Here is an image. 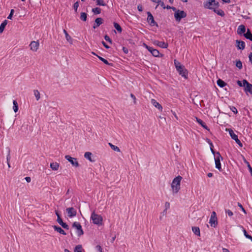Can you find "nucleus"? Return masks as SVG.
<instances>
[{
  "mask_svg": "<svg viewBox=\"0 0 252 252\" xmlns=\"http://www.w3.org/2000/svg\"><path fill=\"white\" fill-rule=\"evenodd\" d=\"M174 64L176 67V70L178 72L180 75L183 77L185 79L188 78V71L186 69L185 66L181 64L180 63L177 61L176 60H174Z\"/></svg>",
  "mask_w": 252,
  "mask_h": 252,
  "instance_id": "1",
  "label": "nucleus"
},
{
  "mask_svg": "<svg viewBox=\"0 0 252 252\" xmlns=\"http://www.w3.org/2000/svg\"><path fill=\"white\" fill-rule=\"evenodd\" d=\"M182 177L181 176H178L175 178L171 184V188L173 193H177L180 189V183Z\"/></svg>",
  "mask_w": 252,
  "mask_h": 252,
  "instance_id": "2",
  "label": "nucleus"
},
{
  "mask_svg": "<svg viewBox=\"0 0 252 252\" xmlns=\"http://www.w3.org/2000/svg\"><path fill=\"white\" fill-rule=\"evenodd\" d=\"M91 219L93 223L98 226L101 225L103 222V218L101 215H98L94 211L91 214Z\"/></svg>",
  "mask_w": 252,
  "mask_h": 252,
  "instance_id": "3",
  "label": "nucleus"
},
{
  "mask_svg": "<svg viewBox=\"0 0 252 252\" xmlns=\"http://www.w3.org/2000/svg\"><path fill=\"white\" fill-rule=\"evenodd\" d=\"M220 159H222V157L221 156L219 152H217L216 153V155H215V167L220 171H222Z\"/></svg>",
  "mask_w": 252,
  "mask_h": 252,
  "instance_id": "4",
  "label": "nucleus"
},
{
  "mask_svg": "<svg viewBox=\"0 0 252 252\" xmlns=\"http://www.w3.org/2000/svg\"><path fill=\"white\" fill-rule=\"evenodd\" d=\"M187 16V13L183 10H177L174 13V17L176 20L180 22L181 20Z\"/></svg>",
  "mask_w": 252,
  "mask_h": 252,
  "instance_id": "5",
  "label": "nucleus"
},
{
  "mask_svg": "<svg viewBox=\"0 0 252 252\" xmlns=\"http://www.w3.org/2000/svg\"><path fill=\"white\" fill-rule=\"evenodd\" d=\"M72 227L76 229V233L78 236L80 237L84 233L82 226L79 222L75 221L72 224Z\"/></svg>",
  "mask_w": 252,
  "mask_h": 252,
  "instance_id": "6",
  "label": "nucleus"
},
{
  "mask_svg": "<svg viewBox=\"0 0 252 252\" xmlns=\"http://www.w3.org/2000/svg\"><path fill=\"white\" fill-rule=\"evenodd\" d=\"M228 131H229V133L231 138L234 140L236 143L238 144L240 147H242L243 146V144L240 140L238 139V136L234 132L233 130L231 129H228Z\"/></svg>",
  "mask_w": 252,
  "mask_h": 252,
  "instance_id": "7",
  "label": "nucleus"
},
{
  "mask_svg": "<svg viewBox=\"0 0 252 252\" xmlns=\"http://www.w3.org/2000/svg\"><path fill=\"white\" fill-rule=\"evenodd\" d=\"M243 85L244 87V91L247 93L249 92L252 94V84L249 83L246 80H243Z\"/></svg>",
  "mask_w": 252,
  "mask_h": 252,
  "instance_id": "8",
  "label": "nucleus"
},
{
  "mask_svg": "<svg viewBox=\"0 0 252 252\" xmlns=\"http://www.w3.org/2000/svg\"><path fill=\"white\" fill-rule=\"evenodd\" d=\"M56 215L57 216V221L58 222L64 229H69V226L65 222H63L62 219H61V215L59 214L58 211H55Z\"/></svg>",
  "mask_w": 252,
  "mask_h": 252,
  "instance_id": "9",
  "label": "nucleus"
},
{
  "mask_svg": "<svg viewBox=\"0 0 252 252\" xmlns=\"http://www.w3.org/2000/svg\"><path fill=\"white\" fill-rule=\"evenodd\" d=\"M209 223L211 226L215 227L218 224L217 215L215 212L213 211L212 213L210 219L209 220Z\"/></svg>",
  "mask_w": 252,
  "mask_h": 252,
  "instance_id": "10",
  "label": "nucleus"
},
{
  "mask_svg": "<svg viewBox=\"0 0 252 252\" xmlns=\"http://www.w3.org/2000/svg\"><path fill=\"white\" fill-rule=\"evenodd\" d=\"M147 15H148L147 22H148V23L152 26H154L156 25L158 27V25L155 22V21L154 19V17L152 15V14H151V13L150 12L148 11V12H147Z\"/></svg>",
  "mask_w": 252,
  "mask_h": 252,
  "instance_id": "11",
  "label": "nucleus"
},
{
  "mask_svg": "<svg viewBox=\"0 0 252 252\" xmlns=\"http://www.w3.org/2000/svg\"><path fill=\"white\" fill-rule=\"evenodd\" d=\"M65 158L70 162L73 166L75 167L79 166V164L77 161V158H72L69 155H66Z\"/></svg>",
  "mask_w": 252,
  "mask_h": 252,
  "instance_id": "12",
  "label": "nucleus"
},
{
  "mask_svg": "<svg viewBox=\"0 0 252 252\" xmlns=\"http://www.w3.org/2000/svg\"><path fill=\"white\" fill-rule=\"evenodd\" d=\"M66 212L69 218H73L76 216L77 214V211L73 207L66 208Z\"/></svg>",
  "mask_w": 252,
  "mask_h": 252,
  "instance_id": "13",
  "label": "nucleus"
},
{
  "mask_svg": "<svg viewBox=\"0 0 252 252\" xmlns=\"http://www.w3.org/2000/svg\"><path fill=\"white\" fill-rule=\"evenodd\" d=\"M39 43L38 41H32L30 44L31 50L33 52L37 51V49L39 48Z\"/></svg>",
  "mask_w": 252,
  "mask_h": 252,
  "instance_id": "14",
  "label": "nucleus"
},
{
  "mask_svg": "<svg viewBox=\"0 0 252 252\" xmlns=\"http://www.w3.org/2000/svg\"><path fill=\"white\" fill-rule=\"evenodd\" d=\"M103 20L101 18H97L94 21V24L93 26V28L95 29L98 27L100 25L103 23Z\"/></svg>",
  "mask_w": 252,
  "mask_h": 252,
  "instance_id": "15",
  "label": "nucleus"
},
{
  "mask_svg": "<svg viewBox=\"0 0 252 252\" xmlns=\"http://www.w3.org/2000/svg\"><path fill=\"white\" fill-rule=\"evenodd\" d=\"M151 103L156 108H157L158 110H160L161 111L162 110V106L155 99H151Z\"/></svg>",
  "mask_w": 252,
  "mask_h": 252,
  "instance_id": "16",
  "label": "nucleus"
},
{
  "mask_svg": "<svg viewBox=\"0 0 252 252\" xmlns=\"http://www.w3.org/2000/svg\"><path fill=\"white\" fill-rule=\"evenodd\" d=\"M246 32V28L245 26L243 25H240L237 29V33L238 34L241 35L242 33H245Z\"/></svg>",
  "mask_w": 252,
  "mask_h": 252,
  "instance_id": "17",
  "label": "nucleus"
},
{
  "mask_svg": "<svg viewBox=\"0 0 252 252\" xmlns=\"http://www.w3.org/2000/svg\"><path fill=\"white\" fill-rule=\"evenodd\" d=\"M213 2L206 1L203 2V6L205 8L212 10L214 8L213 7Z\"/></svg>",
  "mask_w": 252,
  "mask_h": 252,
  "instance_id": "18",
  "label": "nucleus"
},
{
  "mask_svg": "<svg viewBox=\"0 0 252 252\" xmlns=\"http://www.w3.org/2000/svg\"><path fill=\"white\" fill-rule=\"evenodd\" d=\"M155 44L162 48H167L168 47V44L163 41H156Z\"/></svg>",
  "mask_w": 252,
  "mask_h": 252,
  "instance_id": "19",
  "label": "nucleus"
},
{
  "mask_svg": "<svg viewBox=\"0 0 252 252\" xmlns=\"http://www.w3.org/2000/svg\"><path fill=\"white\" fill-rule=\"evenodd\" d=\"M53 227L54 230L59 232V233L64 235H65L66 234L65 231L61 227L56 225H54L53 226Z\"/></svg>",
  "mask_w": 252,
  "mask_h": 252,
  "instance_id": "20",
  "label": "nucleus"
},
{
  "mask_svg": "<svg viewBox=\"0 0 252 252\" xmlns=\"http://www.w3.org/2000/svg\"><path fill=\"white\" fill-rule=\"evenodd\" d=\"M63 32L65 34V38H66V40L69 43L72 44L73 40H72V38H71V37L68 34V33H67V32H66V31L65 30H63Z\"/></svg>",
  "mask_w": 252,
  "mask_h": 252,
  "instance_id": "21",
  "label": "nucleus"
},
{
  "mask_svg": "<svg viewBox=\"0 0 252 252\" xmlns=\"http://www.w3.org/2000/svg\"><path fill=\"white\" fill-rule=\"evenodd\" d=\"M244 36L248 39L252 41V33L249 29H247V32L244 34Z\"/></svg>",
  "mask_w": 252,
  "mask_h": 252,
  "instance_id": "22",
  "label": "nucleus"
},
{
  "mask_svg": "<svg viewBox=\"0 0 252 252\" xmlns=\"http://www.w3.org/2000/svg\"><path fill=\"white\" fill-rule=\"evenodd\" d=\"M238 43L237 47L239 49L243 50L245 47V43L243 41L236 40Z\"/></svg>",
  "mask_w": 252,
  "mask_h": 252,
  "instance_id": "23",
  "label": "nucleus"
},
{
  "mask_svg": "<svg viewBox=\"0 0 252 252\" xmlns=\"http://www.w3.org/2000/svg\"><path fill=\"white\" fill-rule=\"evenodd\" d=\"M50 168L54 171H56L59 169V164L57 162H52L50 163Z\"/></svg>",
  "mask_w": 252,
  "mask_h": 252,
  "instance_id": "24",
  "label": "nucleus"
},
{
  "mask_svg": "<svg viewBox=\"0 0 252 252\" xmlns=\"http://www.w3.org/2000/svg\"><path fill=\"white\" fill-rule=\"evenodd\" d=\"M212 10H213V11L216 13H217L218 15H219L221 17H223L225 15V13H224V11L220 9H216V8H214V9H213Z\"/></svg>",
  "mask_w": 252,
  "mask_h": 252,
  "instance_id": "25",
  "label": "nucleus"
},
{
  "mask_svg": "<svg viewBox=\"0 0 252 252\" xmlns=\"http://www.w3.org/2000/svg\"><path fill=\"white\" fill-rule=\"evenodd\" d=\"M196 118V121L199 124H200L205 129L209 130L208 126H206L205 123L204 122H203V121L197 118Z\"/></svg>",
  "mask_w": 252,
  "mask_h": 252,
  "instance_id": "26",
  "label": "nucleus"
},
{
  "mask_svg": "<svg viewBox=\"0 0 252 252\" xmlns=\"http://www.w3.org/2000/svg\"><path fill=\"white\" fill-rule=\"evenodd\" d=\"M192 230L194 234H195L197 236H200V229L198 227H196V226L192 227Z\"/></svg>",
  "mask_w": 252,
  "mask_h": 252,
  "instance_id": "27",
  "label": "nucleus"
},
{
  "mask_svg": "<svg viewBox=\"0 0 252 252\" xmlns=\"http://www.w3.org/2000/svg\"><path fill=\"white\" fill-rule=\"evenodd\" d=\"M92 154L89 152H86L84 154V157L86 159H88L89 160H90L91 162H93L94 160L92 159Z\"/></svg>",
  "mask_w": 252,
  "mask_h": 252,
  "instance_id": "28",
  "label": "nucleus"
},
{
  "mask_svg": "<svg viewBox=\"0 0 252 252\" xmlns=\"http://www.w3.org/2000/svg\"><path fill=\"white\" fill-rule=\"evenodd\" d=\"M240 227L242 228V231H243V232L244 233V234L245 236L247 238H248V239L251 240V241H252V236L250 235H249L248 234L246 230L242 226H240Z\"/></svg>",
  "mask_w": 252,
  "mask_h": 252,
  "instance_id": "29",
  "label": "nucleus"
},
{
  "mask_svg": "<svg viewBox=\"0 0 252 252\" xmlns=\"http://www.w3.org/2000/svg\"><path fill=\"white\" fill-rule=\"evenodd\" d=\"M217 85L221 88H223L227 85V84L225 82H224L223 80H222L220 79H219L217 80Z\"/></svg>",
  "mask_w": 252,
  "mask_h": 252,
  "instance_id": "30",
  "label": "nucleus"
},
{
  "mask_svg": "<svg viewBox=\"0 0 252 252\" xmlns=\"http://www.w3.org/2000/svg\"><path fill=\"white\" fill-rule=\"evenodd\" d=\"M7 24V21L6 20H5L0 25V33L3 32L5 26Z\"/></svg>",
  "mask_w": 252,
  "mask_h": 252,
  "instance_id": "31",
  "label": "nucleus"
},
{
  "mask_svg": "<svg viewBox=\"0 0 252 252\" xmlns=\"http://www.w3.org/2000/svg\"><path fill=\"white\" fill-rule=\"evenodd\" d=\"M108 145L110 146L112 150H113L114 151L118 152H121L120 148L118 147H117V146L114 145L111 143H109Z\"/></svg>",
  "mask_w": 252,
  "mask_h": 252,
  "instance_id": "32",
  "label": "nucleus"
},
{
  "mask_svg": "<svg viewBox=\"0 0 252 252\" xmlns=\"http://www.w3.org/2000/svg\"><path fill=\"white\" fill-rule=\"evenodd\" d=\"M114 26L119 32H122V29L119 24H118L117 23L114 22Z\"/></svg>",
  "mask_w": 252,
  "mask_h": 252,
  "instance_id": "33",
  "label": "nucleus"
},
{
  "mask_svg": "<svg viewBox=\"0 0 252 252\" xmlns=\"http://www.w3.org/2000/svg\"><path fill=\"white\" fill-rule=\"evenodd\" d=\"M95 1L96 5L100 6H105L106 4L103 0H94Z\"/></svg>",
  "mask_w": 252,
  "mask_h": 252,
  "instance_id": "34",
  "label": "nucleus"
},
{
  "mask_svg": "<svg viewBox=\"0 0 252 252\" xmlns=\"http://www.w3.org/2000/svg\"><path fill=\"white\" fill-rule=\"evenodd\" d=\"M87 18V14L85 12H81L80 14V19L83 21H86Z\"/></svg>",
  "mask_w": 252,
  "mask_h": 252,
  "instance_id": "35",
  "label": "nucleus"
},
{
  "mask_svg": "<svg viewBox=\"0 0 252 252\" xmlns=\"http://www.w3.org/2000/svg\"><path fill=\"white\" fill-rule=\"evenodd\" d=\"M13 110L15 112H17V111L18 110V103L17 102V101L16 100H14L13 101Z\"/></svg>",
  "mask_w": 252,
  "mask_h": 252,
  "instance_id": "36",
  "label": "nucleus"
},
{
  "mask_svg": "<svg viewBox=\"0 0 252 252\" xmlns=\"http://www.w3.org/2000/svg\"><path fill=\"white\" fill-rule=\"evenodd\" d=\"M92 11L94 14H99L101 13V9L99 7H95L92 9Z\"/></svg>",
  "mask_w": 252,
  "mask_h": 252,
  "instance_id": "37",
  "label": "nucleus"
},
{
  "mask_svg": "<svg viewBox=\"0 0 252 252\" xmlns=\"http://www.w3.org/2000/svg\"><path fill=\"white\" fill-rule=\"evenodd\" d=\"M33 92H34V94L36 97V99L37 100H38L40 98V93L37 90H34Z\"/></svg>",
  "mask_w": 252,
  "mask_h": 252,
  "instance_id": "38",
  "label": "nucleus"
},
{
  "mask_svg": "<svg viewBox=\"0 0 252 252\" xmlns=\"http://www.w3.org/2000/svg\"><path fill=\"white\" fill-rule=\"evenodd\" d=\"M154 57H158L159 56V51L155 49L152 50V53H151Z\"/></svg>",
  "mask_w": 252,
  "mask_h": 252,
  "instance_id": "39",
  "label": "nucleus"
},
{
  "mask_svg": "<svg viewBox=\"0 0 252 252\" xmlns=\"http://www.w3.org/2000/svg\"><path fill=\"white\" fill-rule=\"evenodd\" d=\"M97 56L98 58V59L100 61H101L102 62H103L105 64L112 65V63H108V62L106 59L103 58L102 57H101L100 56Z\"/></svg>",
  "mask_w": 252,
  "mask_h": 252,
  "instance_id": "40",
  "label": "nucleus"
},
{
  "mask_svg": "<svg viewBox=\"0 0 252 252\" xmlns=\"http://www.w3.org/2000/svg\"><path fill=\"white\" fill-rule=\"evenodd\" d=\"M236 66L239 69H242V62L239 60L238 61L236 62Z\"/></svg>",
  "mask_w": 252,
  "mask_h": 252,
  "instance_id": "41",
  "label": "nucleus"
},
{
  "mask_svg": "<svg viewBox=\"0 0 252 252\" xmlns=\"http://www.w3.org/2000/svg\"><path fill=\"white\" fill-rule=\"evenodd\" d=\"M74 252H82V246L81 245L77 246L75 248Z\"/></svg>",
  "mask_w": 252,
  "mask_h": 252,
  "instance_id": "42",
  "label": "nucleus"
},
{
  "mask_svg": "<svg viewBox=\"0 0 252 252\" xmlns=\"http://www.w3.org/2000/svg\"><path fill=\"white\" fill-rule=\"evenodd\" d=\"M104 39L106 41H108L109 43L112 44V40L111 39V38L109 37V36L107 35H105L104 36Z\"/></svg>",
  "mask_w": 252,
  "mask_h": 252,
  "instance_id": "43",
  "label": "nucleus"
},
{
  "mask_svg": "<svg viewBox=\"0 0 252 252\" xmlns=\"http://www.w3.org/2000/svg\"><path fill=\"white\" fill-rule=\"evenodd\" d=\"M225 213L227 214L230 217L232 216L233 215V212L230 210L225 209Z\"/></svg>",
  "mask_w": 252,
  "mask_h": 252,
  "instance_id": "44",
  "label": "nucleus"
},
{
  "mask_svg": "<svg viewBox=\"0 0 252 252\" xmlns=\"http://www.w3.org/2000/svg\"><path fill=\"white\" fill-rule=\"evenodd\" d=\"M78 6H79V2L78 1H77L74 3L73 8L76 12H77Z\"/></svg>",
  "mask_w": 252,
  "mask_h": 252,
  "instance_id": "45",
  "label": "nucleus"
},
{
  "mask_svg": "<svg viewBox=\"0 0 252 252\" xmlns=\"http://www.w3.org/2000/svg\"><path fill=\"white\" fill-rule=\"evenodd\" d=\"M238 206L240 208V209L242 210V211L245 213V214H246L247 212L245 210V209L244 208V207H243V206L242 205V204L240 203H238Z\"/></svg>",
  "mask_w": 252,
  "mask_h": 252,
  "instance_id": "46",
  "label": "nucleus"
},
{
  "mask_svg": "<svg viewBox=\"0 0 252 252\" xmlns=\"http://www.w3.org/2000/svg\"><path fill=\"white\" fill-rule=\"evenodd\" d=\"M230 109L235 114L238 113V111H237L236 108L234 106L230 107Z\"/></svg>",
  "mask_w": 252,
  "mask_h": 252,
  "instance_id": "47",
  "label": "nucleus"
},
{
  "mask_svg": "<svg viewBox=\"0 0 252 252\" xmlns=\"http://www.w3.org/2000/svg\"><path fill=\"white\" fill-rule=\"evenodd\" d=\"M14 12V9H11V10H10V14H9V15H8V17H7V19H11L13 15Z\"/></svg>",
  "mask_w": 252,
  "mask_h": 252,
  "instance_id": "48",
  "label": "nucleus"
},
{
  "mask_svg": "<svg viewBox=\"0 0 252 252\" xmlns=\"http://www.w3.org/2000/svg\"><path fill=\"white\" fill-rule=\"evenodd\" d=\"M213 7H214L215 8L219 7V2L216 1V0H215V2H213Z\"/></svg>",
  "mask_w": 252,
  "mask_h": 252,
  "instance_id": "49",
  "label": "nucleus"
},
{
  "mask_svg": "<svg viewBox=\"0 0 252 252\" xmlns=\"http://www.w3.org/2000/svg\"><path fill=\"white\" fill-rule=\"evenodd\" d=\"M145 45V47L147 49V50L151 53H152V50H154V48L152 47H150L148 45H147L146 44H144Z\"/></svg>",
  "mask_w": 252,
  "mask_h": 252,
  "instance_id": "50",
  "label": "nucleus"
},
{
  "mask_svg": "<svg viewBox=\"0 0 252 252\" xmlns=\"http://www.w3.org/2000/svg\"><path fill=\"white\" fill-rule=\"evenodd\" d=\"M95 249L96 251L99 252H102V249L101 247L99 245H97L96 247H95Z\"/></svg>",
  "mask_w": 252,
  "mask_h": 252,
  "instance_id": "51",
  "label": "nucleus"
},
{
  "mask_svg": "<svg viewBox=\"0 0 252 252\" xmlns=\"http://www.w3.org/2000/svg\"><path fill=\"white\" fill-rule=\"evenodd\" d=\"M10 158H11V157H10V149H8V155H7V157H6L7 162H9Z\"/></svg>",
  "mask_w": 252,
  "mask_h": 252,
  "instance_id": "52",
  "label": "nucleus"
},
{
  "mask_svg": "<svg viewBox=\"0 0 252 252\" xmlns=\"http://www.w3.org/2000/svg\"><path fill=\"white\" fill-rule=\"evenodd\" d=\"M157 3H158V4L160 5L161 6H162L163 9L165 8V6L164 3V2L163 1L160 0V2H157Z\"/></svg>",
  "mask_w": 252,
  "mask_h": 252,
  "instance_id": "53",
  "label": "nucleus"
},
{
  "mask_svg": "<svg viewBox=\"0 0 252 252\" xmlns=\"http://www.w3.org/2000/svg\"><path fill=\"white\" fill-rule=\"evenodd\" d=\"M210 146H211V147H210L211 151L212 154L215 155V152L214 150L213 149V144L212 143H210Z\"/></svg>",
  "mask_w": 252,
  "mask_h": 252,
  "instance_id": "54",
  "label": "nucleus"
},
{
  "mask_svg": "<svg viewBox=\"0 0 252 252\" xmlns=\"http://www.w3.org/2000/svg\"><path fill=\"white\" fill-rule=\"evenodd\" d=\"M137 9L139 11H143V6L141 4H139L137 6Z\"/></svg>",
  "mask_w": 252,
  "mask_h": 252,
  "instance_id": "55",
  "label": "nucleus"
},
{
  "mask_svg": "<svg viewBox=\"0 0 252 252\" xmlns=\"http://www.w3.org/2000/svg\"><path fill=\"white\" fill-rule=\"evenodd\" d=\"M245 161L248 163V167H249V170L251 173V175L252 176V167L250 166L249 163L248 162H247L246 160H245Z\"/></svg>",
  "mask_w": 252,
  "mask_h": 252,
  "instance_id": "56",
  "label": "nucleus"
},
{
  "mask_svg": "<svg viewBox=\"0 0 252 252\" xmlns=\"http://www.w3.org/2000/svg\"><path fill=\"white\" fill-rule=\"evenodd\" d=\"M130 96H131V97L132 98V99H133V100H134V104H136V97H135V95H134L133 94H130Z\"/></svg>",
  "mask_w": 252,
  "mask_h": 252,
  "instance_id": "57",
  "label": "nucleus"
},
{
  "mask_svg": "<svg viewBox=\"0 0 252 252\" xmlns=\"http://www.w3.org/2000/svg\"><path fill=\"white\" fill-rule=\"evenodd\" d=\"M102 43L106 49H109L110 48V47L104 41H102Z\"/></svg>",
  "mask_w": 252,
  "mask_h": 252,
  "instance_id": "58",
  "label": "nucleus"
},
{
  "mask_svg": "<svg viewBox=\"0 0 252 252\" xmlns=\"http://www.w3.org/2000/svg\"><path fill=\"white\" fill-rule=\"evenodd\" d=\"M249 59L250 62L252 64V53H250L249 54Z\"/></svg>",
  "mask_w": 252,
  "mask_h": 252,
  "instance_id": "59",
  "label": "nucleus"
},
{
  "mask_svg": "<svg viewBox=\"0 0 252 252\" xmlns=\"http://www.w3.org/2000/svg\"><path fill=\"white\" fill-rule=\"evenodd\" d=\"M123 51L126 54H127L128 52L127 48H126V47H123Z\"/></svg>",
  "mask_w": 252,
  "mask_h": 252,
  "instance_id": "60",
  "label": "nucleus"
},
{
  "mask_svg": "<svg viewBox=\"0 0 252 252\" xmlns=\"http://www.w3.org/2000/svg\"><path fill=\"white\" fill-rule=\"evenodd\" d=\"M25 179L28 183H30L31 181V178L30 177H26Z\"/></svg>",
  "mask_w": 252,
  "mask_h": 252,
  "instance_id": "61",
  "label": "nucleus"
},
{
  "mask_svg": "<svg viewBox=\"0 0 252 252\" xmlns=\"http://www.w3.org/2000/svg\"><path fill=\"white\" fill-rule=\"evenodd\" d=\"M169 206H170V204H169V203H168V202H166L165 203V207H166V209H165V210L164 211V212H165V211H166V209H167L168 208H169Z\"/></svg>",
  "mask_w": 252,
  "mask_h": 252,
  "instance_id": "62",
  "label": "nucleus"
},
{
  "mask_svg": "<svg viewBox=\"0 0 252 252\" xmlns=\"http://www.w3.org/2000/svg\"><path fill=\"white\" fill-rule=\"evenodd\" d=\"M237 84L240 86V87H242L243 86V83H242V82L240 80H238L237 82Z\"/></svg>",
  "mask_w": 252,
  "mask_h": 252,
  "instance_id": "63",
  "label": "nucleus"
},
{
  "mask_svg": "<svg viewBox=\"0 0 252 252\" xmlns=\"http://www.w3.org/2000/svg\"><path fill=\"white\" fill-rule=\"evenodd\" d=\"M222 251H223V252H230L228 249H225V248H223L222 249Z\"/></svg>",
  "mask_w": 252,
  "mask_h": 252,
  "instance_id": "64",
  "label": "nucleus"
}]
</instances>
